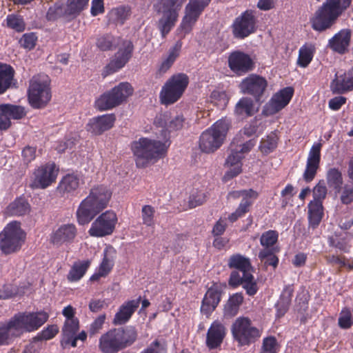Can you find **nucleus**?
I'll use <instances>...</instances> for the list:
<instances>
[{
	"mask_svg": "<svg viewBox=\"0 0 353 353\" xmlns=\"http://www.w3.org/2000/svg\"><path fill=\"white\" fill-rule=\"evenodd\" d=\"M112 197V192L104 185L92 187L88 195L83 199L76 212L77 222L81 225L88 224L105 210Z\"/></svg>",
	"mask_w": 353,
	"mask_h": 353,
	"instance_id": "1",
	"label": "nucleus"
},
{
	"mask_svg": "<svg viewBox=\"0 0 353 353\" xmlns=\"http://www.w3.org/2000/svg\"><path fill=\"white\" fill-rule=\"evenodd\" d=\"M333 94H343L353 91V67L335 74L330 83Z\"/></svg>",
	"mask_w": 353,
	"mask_h": 353,
	"instance_id": "28",
	"label": "nucleus"
},
{
	"mask_svg": "<svg viewBox=\"0 0 353 353\" xmlns=\"http://www.w3.org/2000/svg\"><path fill=\"white\" fill-rule=\"evenodd\" d=\"M77 234V229L74 224H63L58 228L50 237L51 242L56 245L72 243Z\"/></svg>",
	"mask_w": 353,
	"mask_h": 353,
	"instance_id": "34",
	"label": "nucleus"
},
{
	"mask_svg": "<svg viewBox=\"0 0 353 353\" xmlns=\"http://www.w3.org/2000/svg\"><path fill=\"white\" fill-rule=\"evenodd\" d=\"M26 234L18 221L8 223L0 232V250L6 255L19 252L25 242Z\"/></svg>",
	"mask_w": 353,
	"mask_h": 353,
	"instance_id": "7",
	"label": "nucleus"
},
{
	"mask_svg": "<svg viewBox=\"0 0 353 353\" xmlns=\"http://www.w3.org/2000/svg\"><path fill=\"white\" fill-rule=\"evenodd\" d=\"M278 137L276 134L272 132L261 140L259 150L264 155L272 152L277 147Z\"/></svg>",
	"mask_w": 353,
	"mask_h": 353,
	"instance_id": "51",
	"label": "nucleus"
},
{
	"mask_svg": "<svg viewBox=\"0 0 353 353\" xmlns=\"http://www.w3.org/2000/svg\"><path fill=\"white\" fill-rule=\"evenodd\" d=\"M230 128V122L225 119L216 121L202 132L199 139V148L205 153L217 150L223 143Z\"/></svg>",
	"mask_w": 353,
	"mask_h": 353,
	"instance_id": "5",
	"label": "nucleus"
},
{
	"mask_svg": "<svg viewBox=\"0 0 353 353\" xmlns=\"http://www.w3.org/2000/svg\"><path fill=\"white\" fill-rule=\"evenodd\" d=\"M6 26L17 32H22L26 29V23L22 16L16 14H8L6 20Z\"/></svg>",
	"mask_w": 353,
	"mask_h": 353,
	"instance_id": "54",
	"label": "nucleus"
},
{
	"mask_svg": "<svg viewBox=\"0 0 353 353\" xmlns=\"http://www.w3.org/2000/svg\"><path fill=\"white\" fill-rule=\"evenodd\" d=\"M339 326L342 329H349L353 325V315L351 310L344 307L340 312L338 320Z\"/></svg>",
	"mask_w": 353,
	"mask_h": 353,
	"instance_id": "58",
	"label": "nucleus"
},
{
	"mask_svg": "<svg viewBox=\"0 0 353 353\" xmlns=\"http://www.w3.org/2000/svg\"><path fill=\"white\" fill-rule=\"evenodd\" d=\"M14 74L15 71L10 65L0 63V94L10 88Z\"/></svg>",
	"mask_w": 353,
	"mask_h": 353,
	"instance_id": "43",
	"label": "nucleus"
},
{
	"mask_svg": "<svg viewBox=\"0 0 353 353\" xmlns=\"http://www.w3.org/2000/svg\"><path fill=\"white\" fill-rule=\"evenodd\" d=\"M26 114L23 106L11 103L0 104V130L5 131L12 125L11 119L19 120Z\"/></svg>",
	"mask_w": 353,
	"mask_h": 353,
	"instance_id": "25",
	"label": "nucleus"
},
{
	"mask_svg": "<svg viewBox=\"0 0 353 353\" xmlns=\"http://www.w3.org/2000/svg\"><path fill=\"white\" fill-rule=\"evenodd\" d=\"M117 223V214L112 210H107L92 222L88 233L94 237L110 235L113 233Z\"/></svg>",
	"mask_w": 353,
	"mask_h": 353,
	"instance_id": "16",
	"label": "nucleus"
},
{
	"mask_svg": "<svg viewBox=\"0 0 353 353\" xmlns=\"http://www.w3.org/2000/svg\"><path fill=\"white\" fill-rule=\"evenodd\" d=\"M170 145L168 139L163 141L141 137L131 143L135 163L139 168H145L151 163L164 158Z\"/></svg>",
	"mask_w": 353,
	"mask_h": 353,
	"instance_id": "3",
	"label": "nucleus"
},
{
	"mask_svg": "<svg viewBox=\"0 0 353 353\" xmlns=\"http://www.w3.org/2000/svg\"><path fill=\"white\" fill-rule=\"evenodd\" d=\"M231 333L239 346L250 345L255 343L261 335V331L252 325L248 317L239 316L231 326Z\"/></svg>",
	"mask_w": 353,
	"mask_h": 353,
	"instance_id": "12",
	"label": "nucleus"
},
{
	"mask_svg": "<svg viewBox=\"0 0 353 353\" xmlns=\"http://www.w3.org/2000/svg\"><path fill=\"white\" fill-rule=\"evenodd\" d=\"M19 334L14 331V326L10 319L8 321L0 325V346L10 345L13 339Z\"/></svg>",
	"mask_w": 353,
	"mask_h": 353,
	"instance_id": "48",
	"label": "nucleus"
},
{
	"mask_svg": "<svg viewBox=\"0 0 353 353\" xmlns=\"http://www.w3.org/2000/svg\"><path fill=\"white\" fill-rule=\"evenodd\" d=\"M292 87L284 88L273 94L270 101L263 106L262 114L265 117L272 116L288 105L294 95Z\"/></svg>",
	"mask_w": 353,
	"mask_h": 353,
	"instance_id": "23",
	"label": "nucleus"
},
{
	"mask_svg": "<svg viewBox=\"0 0 353 353\" xmlns=\"http://www.w3.org/2000/svg\"><path fill=\"white\" fill-rule=\"evenodd\" d=\"M315 52L316 47L314 43H305L299 50L297 64L301 68H306L312 61Z\"/></svg>",
	"mask_w": 353,
	"mask_h": 353,
	"instance_id": "47",
	"label": "nucleus"
},
{
	"mask_svg": "<svg viewBox=\"0 0 353 353\" xmlns=\"http://www.w3.org/2000/svg\"><path fill=\"white\" fill-rule=\"evenodd\" d=\"M228 265L231 269L234 268L242 272L244 275L251 273L252 265L250 259L240 254L232 255L228 259Z\"/></svg>",
	"mask_w": 353,
	"mask_h": 353,
	"instance_id": "46",
	"label": "nucleus"
},
{
	"mask_svg": "<svg viewBox=\"0 0 353 353\" xmlns=\"http://www.w3.org/2000/svg\"><path fill=\"white\" fill-rule=\"evenodd\" d=\"M267 87L268 81L265 78L256 74L246 77L239 85L241 92L251 95L257 103L263 101L262 97Z\"/></svg>",
	"mask_w": 353,
	"mask_h": 353,
	"instance_id": "18",
	"label": "nucleus"
},
{
	"mask_svg": "<svg viewBox=\"0 0 353 353\" xmlns=\"http://www.w3.org/2000/svg\"><path fill=\"white\" fill-rule=\"evenodd\" d=\"M353 235L346 232H335L327 237L330 247L339 250L344 253H349L352 248Z\"/></svg>",
	"mask_w": 353,
	"mask_h": 353,
	"instance_id": "36",
	"label": "nucleus"
},
{
	"mask_svg": "<svg viewBox=\"0 0 353 353\" xmlns=\"http://www.w3.org/2000/svg\"><path fill=\"white\" fill-rule=\"evenodd\" d=\"M131 13L130 8L129 6H119L114 8L111 11V14L114 17V20L121 24L128 19Z\"/></svg>",
	"mask_w": 353,
	"mask_h": 353,
	"instance_id": "61",
	"label": "nucleus"
},
{
	"mask_svg": "<svg viewBox=\"0 0 353 353\" xmlns=\"http://www.w3.org/2000/svg\"><path fill=\"white\" fill-rule=\"evenodd\" d=\"M91 263L92 261L90 259L74 262L67 274L68 281L77 282L80 281L85 274Z\"/></svg>",
	"mask_w": 353,
	"mask_h": 353,
	"instance_id": "40",
	"label": "nucleus"
},
{
	"mask_svg": "<svg viewBox=\"0 0 353 353\" xmlns=\"http://www.w3.org/2000/svg\"><path fill=\"white\" fill-rule=\"evenodd\" d=\"M29 103L33 108H42L50 101L52 94L47 75H35L30 81L28 90Z\"/></svg>",
	"mask_w": 353,
	"mask_h": 353,
	"instance_id": "9",
	"label": "nucleus"
},
{
	"mask_svg": "<svg viewBox=\"0 0 353 353\" xmlns=\"http://www.w3.org/2000/svg\"><path fill=\"white\" fill-rule=\"evenodd\" d=\"M61 17H67L65 8L63 3L57 1L48 8L46 17L49 21H54Z\"/></svg>",
	"mask_w": 353,
	"mask_h": 353,
	"instance_id": "55",
	"label": "nucleus"
},
{
	"mask_svg": "<svg viewBox=\"0 0 353 353\" xmlns=\"http://www.w3.org/2000/svg\"><path fill=\"white\" fill-rule=\"evenodd\" d=\"M276 252H279L278 249H262L259 251L258 256L265 265L276 268L279 261L275 254Z\"/></svg>",
	"mask_w": 353,
	"mask_h": 353,
	"instance_id": "52",
	"label": "nucleus"
},
{
	"mask_svg": "<svg viewBox=\"0 0 353 353\" xmlns=\"http://www.w3.org/2000/svg\"><path fill=\"white\" fill-rule=\"evenodd\" d=\"M261 353H277V341L274 336L263 339Z\"/></svg>",
	"mask_w": 353,
	"mask_h": 353,
	"instance_id": "64",
	"label": "nucleus"
},
{
	"mask_svg": "<svg viewBox=\"0 0 353 353\" xmlns=\"http://www.w3.org/2000/svg\"><path fill=\"white\" fill-rule=\"evenodd\" d=\"M238 136L239 135H237L232 142L230 145L231 152L225 161V165L229 168V170L223 176V180L225 181L236 177L242 172V160L244 156L239 151L237 148H234L235 141L239 142Z\"/></svg>",
	"mask_w": 353,
	"mask_h": 353,
	"instance_id": "26",
	"label": "nucleus"
},
{
	"mask_svg": "<svg viewBox=\"0 0 353 353\" xmlns=\"http://www.w3.org/2000/svg\"><path fill=\"white\" fill-rule=\"evenodd\" d=\"M189 77L183 72L172 75L165 83L159 94L161 103L168 105L179 101L189 85Z\"/></svg>",
	"mask_w": 353,
	"mask_h": 353,
	"instance_id": "8",
	"label": "nucleus"
},
{
	"mask_svg": "<svg viewBox=\"0 0 353 353\" xmlns=\"http://www.w3.org/2000/svg\"><path fill=\"white\" fill-rule=\"evenodd\" d=\"M80 177L77 174H67L62 177L57 186V191L62 195L73 194L79 188Z\"/></svg>",
	"mask_w": 353,
	"mask_h": 353,
	"instance_id": "37",
	"label": "nucleus"
},
{
	"mask_svg": "<svg viewBox=\"0 0 353 353\" xmlns=\"http://www.w3.org/2000/svg\"><path fill=\"white\" fill-rule=\"evenodd\" d=\"M181 49V43L177 41L174 46L170 48L168 54L162 58V61L158 68L159 74L166 73L172 66L176 59L180 54Z\"/></svg>",
	"mask_w": 353,
	"mask_h": 353,
	"instance_id": "39",
	"label": "nucleus"
},
{
	"mask_svg": "<svg viewBox=\"0 0 353 353\" xmlns=\"http://www.w3.org/2000/svg\"><path fill=\"white\" fill-rule=\"evenodd\" d=\"M294 291L293 285H287L283 288L279 299L275 305L277 317L281 318L288 311Z\"/></svg>",
	"mask_w": 353,
	"mask_h": 353,
	"instance_id": "38",
	"label": "nucleus"
},
{
	"mask_svg": "<svg viewBox=\"0 0 353 353\" xmlns=\"http://www.w3.org/2000/svg\"><path fill=\"white\" fill-rule=\"evenodd\" d=\"M134 89L130 83L121 82L110 90L102 94L95 101L96 108L101 110H108L122 104L132 95Z\"/></svg>",
	"mask_w": 353,
	"mask_h": 353,
	"instance_id": "10",
	"label": "nucleus"
},
{
	"mask_svg": "<svg viewBox=\"0 0 353 353\" xmlns=\"http://www.w3.org/2000/svg\"><path fill=\"white\" fill-rule=\"evenodd\" d=\"M257 196V192L252 189L230 192L227 196L228 199L230 198L237 199L242 197V200L236 210L228 216V220L230 223H234L239 219L244 216L246 213L250 212V208Z\"/></svg>",
	"mask_w": 353,
	"mask_h": 353,
	"instance_id": "15",
	"label": "nucleus"
},
{
	"mask_svg": "<svg viewBox=\"0 0 353 353\" xmlns=\"http://www.w3.org/2000/svg\"><path fill=\"white\" fill-rule=\"evenodd\" d=\"M292 87L284 88L273 94L270 101L263 106L262 114L265 117L272 116L288 105L294 95Z\"/></svg>",
	"mask_w": 353,
	"mask_h": 353,
	"instance_id": "24",
	"label": "nucleus"
},
{
	"mask_svg": "<svg viewBox=\"0 0 353 353\" xmlns=\"http://www.w3.org/2000/svg\"><path fill=\"white\" fill-rule=\"evenodd\" d=\"M321 147V143H316L310 150L303 174V179L306 183H310L314 179L320 168Z\"/></svg>",
	"mask_w": 353,
	"mask_h": 353,
	"instance_id": "27",
	"label": "nucleus"
},
{
	"mask_svg": "<svg viewBox=\"0 0 353 353\" xmlns=\"http://www.w3.org/2000/svg\"><path fill=\"white\" fill-rule=\"evenodd\" d=\"M227 334L225 326L219 321H214L208 330L205 345L209 350L221 347Z\"/></svg>",
	"mask_w": 353,
	"mask_h": 353,
	"instance_id": "31",
	"label": "nucleus"
},
{
	"mask_svg": "<svg viewBox=\"0 0 353 353\" xmlns=\"http://www.w3.org/2000/svg\"><path fill=\"white\" fill-rule=\"evenodd\" d=\"M49 318L48 314L40 310L37 312H20L10 318L14 331L19 334L32 332L39 330Z\"/></svg>",
	"mask_w": 353,
	"mask_h": 353,
	"instance_id": "11",
	"label": "nucleus"
},
{
	"mask_svg": "<svg viewBox=\"0 0 353 353\" xmlns=\"http://www.w3.org/2000/svg\"><path fill=\"white\" fill-rule=\"evenodd\" d=\"M350 41V30L349 29H343L329 39L328 46L334 52L343 54L347 52Z\"/></svg>",
	"mask_w": 353,
	"mask_h": 353,
	"instance_id": "35",
	"label": "nucleus"
},
{
	"mask_svg": "<svg viewBox=\"0 0 353 353\" xmlns=\"http://www.w3.org/2000/svg\"><path fill=\"white\" fill-rule=\"evenodd\" d=\"M352 3V0H325L310 18L311 28L318 32L331 29Z\"/></svg>",
	"mask_w": 353,
	"mask_h": 353,
	"instance_id": "2",
	"label": "nucleus"
},
{
	"mask_svg": "<svg viewBox=\"0 0 353 353\" xmlns=\"http://www.w3.org/2000/svg\"><path fill=\"white\" fill-rule=\"evenodd\" d=\"M79 320H65L63 325L61 329V337L75 335L79 330Z\"/></svg>",
	"mask_w": 353,
	"mask_h": 353,
	"instance_id": "56",
	"label": "nucleus"
},
{
	"mask_svg": "<svg viewBox=\"0 0 353 353\" xmlns=\"http://www.w3.org/2000/svg\"><path fill=\"white\" fill-rule=\"evenodd\" d=\"M340 194V201L343 205H350L353 203V183H346L342 186L340 191H336Z\"/></svg>",
	"mask_w": 353,
	"mask_h": 353,
	"instance_id": "59",
	"label": "nucleus"
},
{
	"mask_svg": "<svg viewBox=\"0 0 353 353\" xmlns=\"http://www.w3.org/2000/svg\"><path fill=\"white\" fill-rule=\"evenodd\" d=\"M141 297L125 301L119 307L114 316L112 323L114 325H122L128 323L139 307Z\"/></svg>",
	"mask_w": 353,
	"mask_h": 353,
	"instance_id": "33",
	"label": "nucleus"
},
{
	"mask_svg": "<svg viewBox=\"0 0 353 353\" xmlns=\"http://www.w3.org/2000/svg\"><path fill=\"white\" fill-rule=\"evenodd\" d=\"M279 239V232L270 230L262 233L260 237V244L263 249H276L274 245Z\"/></svg>",
	"mask_w": 353,
	"mask_h": 353,
	"instance_id": "53",
	"label": "nucleus"
},
{
	"mask_svg": "<svg viewBox=\"0 0 353 353\" xmlns=\"http://www.w3.org/2000/svg\"><path fill=\"white\" fill-rule=\"evenodd\" d=\"M115 121L116 117L114 114H105L93 117L86 125V130L94 135H100L111 129Z\"/></svg>",
	"mask_w": 353,
	"mask_h": 353,
	"instance_id": "32",
	"label": "nucleus"
},
{
	"mask_svg": "<svg viewBox=\"0 0 353 353\" xmlns=\"http://www.w3.org/2000/svg\"><path fill=\"white\" fill-rule=\"evenodd\" d=\"M234 114L241 118H248L254 114V104L252 99L245 97L241 98L234 107Z\"/></svg>",
	"mask_w": 353,
	"mask_h": 353,
	"instance_id": "44",
	"label": "nucleus"
},
{
	"mask_svg": "<svg viewBox=\"0 0 353 353\" xmlns=\"http://www.w3.org/2000/svg\"><path fill=\"white\" fill-rule=\"evenodd\" d=\"M184 118L181 115H177L171 118L169 112H165L157 115L154 119V123L159 127L163 128L162 134L164 140H170V132L181 130L183 126Z\"/></svg>",
	"mask_w": 353,
	"mask_h": 353,
	"instance_id": "30",
	"label": "nucleus"
},
{
	"mask_svg": "<svg viewBox=\"0 0 353 353\" xmlns=\"http://www.w3.org/2000/svg\"><path fill=\"white\" fill-rule=\"evenodd\" d=\"M114 37L111 34H104L97 37V47L101 51L111 50L114 47Z\"/></svg>",
	"mask_w": 353,
	"mask_h": 353,
	"instance_id": "57",
	"label": "nucleus"
},
{
	"mask_svg": "<svg viewBox=\"0 0 353 353\" xmlns=\"http://www.w3.org/2000/svg\"><path fill=\"white\" fill-rule=\"evenodd\" d=\"M292 87L284 88L273 94L270 101L263 106L262 114L265 117L272 116L288 105L294 95Z\"/></svg>",
	"mask_w": 353,
	"mask_h": 353,
	"instance_id": "22",
	"label": "nucleus"
},
{
	"mask_svg": "<svg viewBox=\"0 0 353 353\" xmlns=\"http://www.w3.org/2000/svg\"><path fill=\"white\" fill-rule=\"evenodd\" d=\"M210 1L211 0L189 1L188 3L185 6V15L180 24V28L185 34L190 32L192 27Z\"/></svg>",
	"mask_w": 353,
	"mask_h": 353,
	"instance_id": "17",
	"label": "nucleus"
},
{
	"mask_svg": "<svg viewBox=\"0 0 353 353\" xmlns=\"http://www.w3.org/2000/svg\"><path fill=\"white\" fill-rule=\"evenodd\" d=\"M228 65L236 76L241 77L252 72L256 67L254 59L240 50H233L228 57Z\"/></svg>",
	"mask_w": 353,
	"mask_h": 353,
	"instance_id": "14",
	"label": "nucleus"
},
{
	"mask_svg": "<svg viewBox=\"0 0 353 353\" xmlns=\"http://www.w3.org/2000/svg\"><path fill=\"white\" fill-rule=\"evenodd\" d=\"M134 45L131 41L124 40L114 57L104 68L103 75L106 77L123 68L132 56Z\"/></svg>",
	"mask_w": 353,
	"mask_h": 353,
	"instance_id": "20",
	"label": "nucleus"
},
{
	"mask_svg": "<svg viewBox=\"0 0 353 353\" xmlns=\"http://www.w3.org/2000/svg\"><path fill=\"white\" fill-rule=\"evenodd\" d=\"M89 0H67L65 13L67 17H76L85 10Z\"/></svg>",
	"mask_w": 353,
	"mask_h": 353,
	"instance_id": "50",
	"label": "nucleus"
},
{
	"mask_svg": "<svg viewBox=\"0 0 353 353\" xmlns=\"http://www.w3.org/2000/svg\"><path fill=\"white\" fill-rule=\"evenodd\" d=\"M227 285L225 283L213 282L202 300L201 312L209 317L219 304Z\"/></svg>",
	"mask_w": 353,
	"mask_h": 353,
	"instance_id": "21",
	"label": "nucleus"
},
{
	"mask_svg": "<svg viewBox=\"0 0 353 353\" xmlns=\"http://www.w3.org/2000/svg\"><path fill=\"white\" fill-rule=\"evenodd\" d=\"M323 203L319 201H310L308 204L309 228H316L323 216Z\"/></svg>",
	"mask_w": 353,
	"mask_h": 353,
	"instance_id": "41",
	"label": "nucleus"
},
{
	"mask_svg": "<svg viewBox=\"0 0 353 353\" xmlns=\"http://www.w3.org/2000/svg\"><path fill=\"white\" fill-rule=\"evenodd\" d=\"M244 301L243 295L241 292H236L230 296L228 301L224 305L223 314L225 317L231 318L236 316L240 306Z\"/></svg>",
	"mask_w": 353,
	"mask_h": 353,
	"instance_id": "42",
	"label": "nucleus"
},
{
	"mask_svg": "<svg viewBox=\"0 0 353 353\" xmlns=\"http://www.w3.org/2000/svg\"><path fill=\"white\" fill-rule=\"evenodd\" d=\"M186 0H159L154 6L158 13L162 17L157 23L163 37H165L175 26L178 20L179 12Z\"/></svg>",
	"mask_w": 353,
	"mask_h": 353,
	"instance_id": "6",
	"label": "nucleus"
},
{
	"mask_svg": "<svg viewBox=\"0 0 353 353\" xmlns=\"http://www.w3.org/2000/svg\"><path fill=\"white\" fill-rule=\"evenodd\" d=\"M59 168L54 163H48L35 169L30 187L32 189H46L56 181Z\"/></svg>",
	"mask_w": 353,
	"mask_h": 353,
	"instance_id": "19",
	"label": "nucleus"
},
{
	"mask_svg": "<svg viewBox=\"0 0 353 353\" xmlns=\"http://www.w3.org/2000/svg\"><path fill=\"white\" fill-rule=\"evenodd\" d=\"M154 208L150 205H145L141 209L143 223L147 226H152L154 224Z\"/></svg>",
	"mask_w": 353,
	"mask_h": 353,
	"instance_id": "62",
	"label": "nucleus"
},
{
	"mask_svg": "<svg viewBox=\"0 0 353 353\" xmlns=\"http://www.w3.org/2000/svg\"><path fill=\"white\" fill-rule=\"evenodd\" d=\"M137 337V330L132 325L112 328L100 336L99 349L102 353H118L132 346Z\"/></svg>",
	"mask_w": 353,
	"mask_h": 353,
	"instance_id": "4",
	"label": "nucleus"
},
{
	"mask_svg": "<svg viewBox=\"0 0 353 353\" xmlns=\"http://www.w3.org/2000/svg\"><path fill=\"white\" fill-rule=\"evenodd\" d=\"M256 11L248 9L234 20L231 28L233 37L237 39H244L254 34L258 29Z\"/></svg>",
	"mask_w": 353,
	"mask_h": 353,
	"instance_id": "13",
	"label": "nucleus"
},
{
	"mask_svg": "<svg viewBox=\"0 0 353 353\" xmlns=\"http://www.w3.org/2000/svg\"><path fill=\"white\" fill-rule=\"evenodd\" d=\"M326 180L328 186L335 192L340 191L342 187L343 179L341 172L339 168H330L326 173Z\"/></svg>",
	"mask_w": 353,
	"mask_h": 353,
	"instance_id": "49",
	"label": "nucleus"
},
{
	"mask_svg": "<svg viewBox=\"0 0 353 353\" xmlns=\"http://www.w3.org/2000/svg\"><path fill=\"white\" fill-rule=\"evenodd\" d=\"M59 332V329L57 325H50L39 332L34 339L38 341H48L55 337Z\"/></svg>",
	"mask_w": 353,
	"mask_h": 353,
	"instance_id": "60",
	"label": "nucleus"
},
{
	"mask_svg": "<svg viewBox=\"0 0 353 353\" xmlns=\"http://www.w3.org/2000/svg\"><path fill=\"white\" fill-rule=\"evenodd\" d=\"M117 251L112 245L106 246L103 250L102 260L97 270L90 277V281H98L101 277L107 276L113 269Z\"/></svg>",
	"mask_w": 353,
	"mask_h": 353,
	"instance_id": "29",
	"label": "nucleus"
},
{
	"mask_svg": "<svg viewBox=\"0 0 353 353\" xmlns=\"http://www.w3.org/2000/svg\"><path fill=\"white\" fill-rule=\"evenodd\" d=\"M243 288L245 290L247 294L249 296H254L258 291L257 284L254 280V276L252 273L245 274L244 275V283Z\"/></svg>",
	"mask_w": 353,
	"mask_h": 353,
	"instance_id": "63",
	"label": "nucleus"
},
{
	"mask_svg": "<svg viewBox=\"0 0 353 353\" xmlns=\"http://www.w3.org/2000/svg\"><path fill=\"white\" fill-rule=\"evenodd\" d=\"M30 210V205L24 197L17 198L6 208V212L9 216H23Z\"/></svg>",
	"mask_w": 353,
	"mask_h": 353,
	"instance_id": "45",
	"label": "nucleus"
}]
</instances>
